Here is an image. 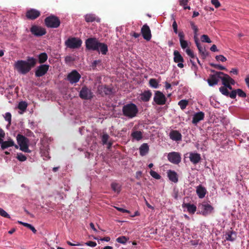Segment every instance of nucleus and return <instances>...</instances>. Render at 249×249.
<instances>
[{"instance_id":"49","label":"nucleus","mask_w":249,"mask_h":249,"mask_svg":"<svg viewBox=\"0 0 249 249\" xmlns=\"http://www.w3.org/2000/svg\"><path fill=\"white\" fill-rule=\"evenodd\" d=\"M222 84L227 88V90H232V88L231 85L229 84V83H227V79H224L222 80Z\"/></svg>"},{"instance_id":"54","label":"nucleus","mask_w":249,"mask_h":249,"mask_svg":"<svg viewBox=\"0 0 249 249\" xmlns=\"http://www.w3.org/2000/svg\"><path fill=\"white\" fill-rule=\"evenodd\" d=\"M180 46H181V48L183 49L186 48L188 46L187 41L185 40L180 41Z\"/></svg>"},{"instance_id":"41","label":"nucleus","mask_w":249,"mask_h":249,"mask_svg":"<svg viewBox=\"0 0 249 249\" xmlns=\"http://www.w3.org/2000/svg\"><path fill=\"white\" fill-rule=\"evenodd\" d=\"M27 107V104L26 102L21 101L18 103V108L22 111H25Z\"/></svg>"},{"instance_id":"60","label":"nucleus","mask_w":249,"mask_h":249,"mask_svg":"<svg viewBox=\"0 0 249 249\" xmlns=\"http://www.w3.org/2000/svg\"><path fill=\"white\" fill-rule=\"evenodd\" d=\"M101 63V60H94L92 63V65H91V67L92 68L94 69L96 68V66H97V65L99 63Z\"/></svg>"},{"instance_id":"32","label":"nucleus","mask_w":249,"mask_h":249,"mask_svg":"<svg viewBox=\"0 0 249 249\" xmlns=\"http://www.w3.org/2000/svg\"><path fill=\"white\" fill-rule=\"evenodd\" d=\"M199 53L200 54L202 58L205 59L208 55V53L206 52L205 48L201 46V44H199L196 46Z\"/></svg>"},{"instance_id":"57","label":"nucleus","mask_w":249,"mask_h":249,"mask_svg":"<svg viewBox=\"0 0 249 249\" xmlns=\"http://www.w3.org/2000/svg\"><path fill=\"white\" fill-rule=\"evenodd\" d=\"M85 244L88 246H90L91 247H94L97 245V244L96 242L91 241H88V242L85 243Z\"/></svg>"},{"instance_id":"14","label":"nucleus","mask_w":249,"mask_h":249,"mask_svg":"<svg viewBox=\"0 0 249 249\" xmlns=\"http://www.w3.org/2000/svg\"><path fill=\"white\" fill-rule=\"evenodd\" d=\"M168 160L175 164H178L181 161V155L180 154L176 152H172L168 153L167 156Z\"/></svg>"},{"instance_id":"20","label":"nucleus","mask_w":249,"mask_h":249,"mask_svg":"<svg viewBox=\"0 0 249 249\" xmlns=\"http://www.w3.org/2000/svg\"><path fill=\"white\" fill-rule=\"evenodd\" d=\"M170 138L176 142L180 141L182 140V135L178 130H172L169 133Z\"/></svg>"},{"instance_id":"18","label":"nucleus","mask_w":249,"mask_h":249,"mask_svg":"<svg viewBox=\"0 0 249 249\" xmlns=\"http://www.w3.org/2000/svg\"><path fill=\"white\" fill-rule=\"evenodd\" d=\"M40 13L39 11L35 9H31L28 10L26 13V16L28 19H35L39 17Z\"/></svg>"},{"instance_id":"37","label":"nucleus","mask_w":249,"mask_h":249,"mask_svg":"<svg viewBox=\"0 0 249 249\" xmlns=\"http://www.w3.org/2000/svg\"><path fill=\"white\" fill-rule=\"evenodd\" d=\"M219 91L223 95L228 97L229 96L230 97L231 92H229V90H227V88L224 86L220 87Z\"/></svg>"},{"instance_id":"44","label":"nucleus","mask_w":249,"mask_h":249,"mask_svg":"<svg viewBox=\"0 0 249 249\" xmlns=\"http://www.w3.org/2000/svg\"><path fill=\"white\" fill-rule=\"evenodd\" d=\"M0 215L5 218H11L10 215L3 209L0 208Z\"/></svg>"},{"instance_id":"4","label":"nucleus","mask_w":249,"mask_h":249,"mask_svg":"<svg viewBox=\"0 0 249 249\" xmlns=\"http://www.w3.org/2000/svg\"><path fill=\"white\" fill-rule=\"evenodd\" d=\"M44 22L47 27L51 28H58L60 24V20L59 18L54 15H51L46 18Z\"/></svg>"},{"instance_id":"61","label":"nucleus","mask_w":249,"mask_h":249,"mask_svg":"<svg viewBox=\"0 0 249 249\" xmlns=\"http://www.w3.org/2000/svg\"><path fill=\"white\" fill-rule=\"evenodd\" d=\"M178 36L179 37V42L180 41L184 40V38L185 36H184V33H183V32L182 31L179 32L178 33Z\"/></svg>"},{"instance_id":"51","label":"nucleus","mask_w":249,"mask_h":249,"mask_svg":"<svg viewBox=\"0 0 249 249\" xmlns=\"http://www.w3.org/2000/svg\"><path fill=\"white\" fill-rule=\"evenodd\" d=\"M186 53L191 58H195V55L194 53L190 49H187L186 50Z\"/></svg>"},{"instance_id":"13","label":"nucleus","mask_w":249,"mask_h":249,"mask_svg":"<svg viewBox=\"0 0 249 249\" xmlns=\"http://www.w3.org/2000/svg\"><path fill=\"white\" fill-rule=\"evenodd\" d=\"M153 99L154 101L158 105H163L166 101L165 96L160 91L155 92Z\"/></svg>"},{"instance_id":"19","label":"nucleus","mask_w":249,"mask_h":249,"mask_svg":"<svg viewBox=\"0 0 249 249\" xmlns=\"http://www.w3.org/2000/svg\"><path fill=\"white\" fill-rule=\"evenodd\" d=\"M237 95H238L239 97L242 98H246L247 97V94L242 89H238L232 90L231 91L230 98L234 99H235Z\"/></svg>"},{"instance_id":"38","label":"nucleus","mask_w":249,"mask_h":249,"mask_svg":"<svg viewBox=\"0 0 249 249\" xmlns=\"http://www.w3.org/2000/svg\"><path fill=\"white\" fill-rule=\"evenodd\" d=\"M180 108L182 110L184 109L188 105V101L186 100H181L178 103Z\"/></svg>"},{"instance_id":"46","label":"nucleus","mask_w":249,"mask_h":249,"mask_svg":"<svg viewBox=\"0 0 249 249\" xmlns=\"http://www.w3.org/2000/svg\"><path fill=\"white\" fill-rule=\"evenodd\" d=\"M150 174L153 178L157 179H159L161 178V176L159 174L153 170L150 171Z\"/></svg>"},{"instance_id":"42","label":"nucleus","mask_w":249,"mask_h":249,"mask_svg":"<svg viewBox=\"0 0 249 249\" xmlns=\"http://www.w3.org/2000/svg\"><path fill=\"white\" fill-rule=\"evenodd\" d=\"M109 138V136L107 133H104L101 137L102 144L103 145L107 144Z\"/></svg>"},{"instance_id":"30","label":"nucleus","mask_w":249,"mask_h":249,"mask_svg":"<svg viewBox=\"0 0 249 249\" xmlns=\"http://www.w3.org/2000/svg\"><path fill=\"white\" fill-rule=\"evenodd\" d=\"M14 145V142L11 139H9L7 141H3L1 145V148L4 150L8 147L13 146Z\"/></svg>"},{"instance_id":"9","label":"nucleus","mask_w":249,"mask_h":249,"mask_svg":"<svg viewBox=\"0 0 249 249\" xmlns=\"http://www.w3.org/2000/svg\"><path fill=\"white\" fill-rule=\"evenodd\" d=\"M30 32L36 36H41L46 34V30L44 28L36 25L31 26Z\"/></svg>"},{"instance_id":"15","label":"nucleus","mask_w":249,"mask_h":249,"mask_svg":"<svg viewBox=\"0 0 249 249\" xmlns=\"http://www.w3.org/2000/svg\"><path fill=\"white\" fill-rule=\"evenodd\" d=\"M49 65L41 64L37 67L35 71V76L36 77H40L45 75L49 69Z\"/></svg>"},{"instance_id":"39","label":"nucleus","mask_w":249,"mask_h":249,"mask_svg":"<svg viewBox=\"0 0 249 249\" xmlns=\"http://www.w3.org/2000/svg\"><path fill=\"white\" fill-rule=\"evenodd\" d=\"M149 83L150 85V86L155 88L157 89L158 88L159 84L158 82H157V80L154 78H151L149 80Z\"/></svg>"},{"instance_id":"29","label":"nucleus","mask_w":249,"mask_h":249,"mask_svg":"<svg viewBox=\"0 0 249 249\" xmlns=\"http://www.w3.org/2000/svg\"><path fill=\"white\" fill-rule=\"evenodd\" d=\"M85 19L87 22H92L94 21L100 22V19L96 18L95 15L92 14L86 15L85 16Z\"/></svg>"},{"instance_id":"48","label":"nucleus","mask_w":249,"mask_h":249,"mask_svg":"<svg viewBox=\"0 0 249 249\" xmlns=\"http://www.w3.org/2000/svg\"><path fill=\"white\" fill-rule=\"evenodd\" d=\"M210 65H211V66H212L215 69L220 70H226V68L225 67H224L219 64H213V63H211Z\"/></svg>"},{"instance_id":"35","label":"nucleus","mask_w":249,"mask_h":249,"mask_svg":"<svg viewBox=\"0 0 249 249\" xmlns=\"http://www.w3.org/2000/svg\"><path fill=\"white\" fill-rule=\"evenodd\" d=\"M111 187L113 191L119 193L121 191V185L116 182H113L111 184Z\"/></svg>"},{"instance_id":"28","label":"nucleus","mask_w":249,"mask_h":249,"mask_svg":"<svg viewBox=\"0 0 249 249\" xmlns=\"http://www.w3.org/2000/svg\"><path fill=\"white\" fill-rule=\"evenodd\" d=\"M149 150V146L147 143H144L142 144L139 148L140 155L142 156L146 155L148 153Z\"/></svg>"},{"instance_id":"59","label":"nucleus","mask_w":249,"mask_h":249,"mask_svg":"<svg viewBox=\"0 0 249 249\" xmlns=\"http://www.w3.org/2000/svg\"><path fill=\"white\" fill-rule=\"evenodd\" d=\"M172 26H173V28L174 30V32H175V33L177 34L178 33V25H177L176 21L175 20L173 23Z\"/></svg>"},{"instance_id":"12","label":"nucleus","mask_w":249,"mask_h":249,"mask_svg":"<svg viewBox=\"0 0 249 249\" xmlns=\"http://www.w3.org/2000/svg\"><path fill=\"white\" fill-rule=\"evenodd\" d=\"M200 209V213L206 216L210 214L213 211V207L209 204L203 203L199 206Z\"/></svg>"},{"instance_id":"62","label":"nucleus","mask_w":249,"mask_h":249,"mask_svg":"<svg viewBox=\"0 0 249 249\" xmlns=\"http://www.w3.org/2000/svg\"><path fill=\"white\" fill-rule=\"evenodd\" d=\"M197 33H194V40H195V42L196 44V46L200 44V43L199 42V40H198V38H197Z\"/></svg>"},{"instance_id":"31","label":"nucleus","mask_w":249,"mask_h":249,"mask_svg":"<svg viewBox=\"0 0 249 249\" xmlns=\"http://www.w3.org/2000/svg\"><path fill=\"white\" fill-rule=\"evenodd\" d=\"M98 52H100L102 54L106 55L108 52V47L107 44L100 42L98 46Z\"/></svg>"},{"instance_id":"55","label":"nucleus","mask_w":249,"mask_h":249,"mask_svg":"<svg viewBox=\"0 0 249 249\" xmlns=\"http://www.w3.org/2000/svg\"><path fill=\"white\" fill-rule=\"evenodd\" d=\"M65 61L66 63H69L73 61L74 58L70 55H67L65 57Z\"/></svg>"},{"instance_id":"24","label":"nucleus","mask_w":249,"mask_h":249,"mask_svg":"<svg viewBox=\"0 0 249 249\" xmlns=\"http://www.w3.org/2000/svg\"><path fill=\"white\" fill-rule=\"evenodd\" d=\"M167 173L170 180L174 183H177L178 181V175L175 171L169 170Z\"/></svg>"},{"instance_id":"6","label":"nucleus","mask_w":249,"mask_h":249,"mask_svg":"<svg viewBox=\"0 0 249 249\" xmlns=\"http://www.w3.org/2000/svg\"><path fill=\"white\" fill-rule=\"evenodd\" d=\"M82 43L81 39L74 37H69L65 42V45L70 49H78L81 47Z\"/></svg>"},{"instance_id":"22","label":"nucleus","mask_w":249,"mask_h":249,"mask_svg":"<svg viewBox=\"0 0 249 249\" xmlns=\"http://www.w3.org/2000/svg\"><path fill=\"white\" fill-rule=\"evenodd\" d=\"M189 158L190 161L194 164L198 163L201 160L200 155L197 153H190Z\"/></svg>"},{"instance_id":"43","label":"nucleus","mask_w":249,"mask_h":249,"mask_svg":"<svg viewBox=\"0 0 249 249\" xmlns=\"http://www.w3.org/2000/svg\"><path fill=\"white\" fill-rule=\"evenodd\" d=\"M12 115L10 112H6L4 116L5 120L8 122V125L10 126L11 124Z\"/></svg>"},{"instance_id":"21","label":"nucleus","mask_w":249,"mask_h":249,"mask_svg":"<svg viewBox=\"0 0 249 249\" xmlns=\"http://www.w3.org/2000/svg\"><path fill=\"white\" fill-rule=\"evenodd\" d=\"M204 113L202 111L195 113L193 117L192 123L196 124L199 121L204 119Z\"/></svg>"},{"instance_id":"53","label":"nucleus","mask_w":249,"mask_h":249,"mask_svg":"<svg viewBox=\"0 0 249 249\" xmlns=\"http://www.w3.org/2000/svg\"><path fill=\"white\" fill-rule=\"evenodd\" d=\"M5 132L4 131L0 128V144L1 145L2 142H3V141L2 138L5 137Z\"/></svg>"},{"instance_id":"3","label":"nucleus","mask_w":249,"mask_h":249,"mask_svg":"<svg viewBox=\"0 0 249 249\" xmlns=\"http://www.w3.org/2000/svg\"><path fill=\"white\" fill-rule=\"evenodd\" d=\"M17 140L20 150L27 153L31 152V150L29 149V140L28 138L18 134L17 136Z\"/></svg>"},{"instance_id":"36","label":"nucleus","mask_w":249,"mask_h":249,"mask_svg":"<svg viewBox=\"0 0 249 249\" xmlns=\"http://www.w3.org/2000/svg\"><path fill=\"white\" fill-rule=\"evenodd\" d=\"M227 79V83H229L230 85H234L235 81L231 78L229 75L225 74L224 73V75L222 78V80L223 79Z\"/></svg>"},{"instance_id":"1","label":"nucleus","mask_w":249,"mask_h":249,"mask_svg":"<svg viewBox=\"0 0 249 249\" xmlns=\"http://www.w3.org/2000/svg\"><path fill=\"white\" fill-rule=\"evenodd\" d=\"M37 60L33 57H28L27 60H18L15 64V68L21 74H26L36 64Z\"/></svg>"},{"instance_id":"26","label":"nucleus","mask_w":249,"mask_h":249,"mask_svg":"<svg viewBox=\"0 0 249 249\" xmlns=\"http://www.w3.org/2000/svg\"><path fill=\"white\" fill-rule=\"evenodd\" d=\"M152 96V92L149 90H145L141 94V100L145 102H148Z\"/></svg>"},{"instance_id":"16","label":"nucleus","mask_w":249,"mask_h":249,"mask_svg":"<svg viewBox=\"0 0 249 249\" xmlns=\"http://www.w3.org/2000/svg\"><path fill=\"white\" fill-rule=\"evenodd\" d=\"M141 34L143 38L147 41H149L152 37L151 30L146 24L143 25L142 27Z\"/></svg>"},{"instance_id":"10","label":"nucleus","mask_w":249,"mask_h":249,"mask_svg":"<svg viewBox=\"0 0 249 249\" xmlns=\"http://www.w3.org/2000/svg\"><path fill=\"white\" fill-rule=\"evenodd\" d=\"M79 97L84 100H90L93 97V93L88 87L83 86L79 92Z\"/></svg>"},{"instance_id":"47","label":"nucleus","mask_w":249,"mask_h":249,"mask_svg":"<svg viewBox=\"0 0 249 249\" xmlns=\"http://www.w3.org/2000/svg\"><path fill=\"white\" fill-rule=\"evenodd\" d=\"M201 40L203 42L211 43L212 41L207 35H203L201 36Z\"/></svg>"},{"instance_id":"8","label":"nucleus","mask_w":249,"mask_h":249,"mask_svg":"<svg viewBox=\"0 0 249 249\" xmlns=\"http://www.w3.org/2000/svg\"><path fill=\"white\" fill-rule=\"evenodd\" d=\"M97 92L102 96L110 95L113 93V88L107 85H99L97 87Z\"/></svg>"},{"instance_id":"56","label":"nucleus","mask_w":249,"mask_h":249,"mask_svg":"<svg viewBox=\"0 0 249 249\" xmlns=\"http://www.w3.org/2000/svg\"><path fill=\"white\" fill-rule=\"evenodd\" d=\"M211 2L216 8H218L220 6V3L218 0H212Z\"/></svg>"},{"instance_id":"33","label":"nucleus","mask_w":249,"mask_h":249,"mask_svg":"<svg viewBox=\"0 0 249 249\" xmlns=\"http://www.w3.org/2000/svg\"><path fill=\"white\" fill-rule=\"evenodd\" d=\"M131 137L133 139L139 141L142 138V132L140 131H133L131 134Z\"/></svg>"},{"instance_id":"45","label":"nucleus","mask_w":249,"mask_h":249,"mask_svg":"<svg viewBox=\"0 0 249 249\" xmlns=\"http://www.w3.org/2000/svg\"><path fill=\"white\" fill-rule=\"evenodd\" d=\"M17 158L20 161H25L27 159L26 157L22 153H18Z\"/></svg>"},{"instance_id":"63","label":"nucleus","mask_w":249,"mask_h":249,"mask_svg":"<svg viewBox=\"0 0 249 249\" xmlns=\"http://www.w3.org/2000/svg\"><path fill=\"white\" fill-rule=\"evenodd\" d=\"M188 2V0H179V4L185 7L187 5Z\"/></svg>"},{"instance_id":"58","label":"nucleus","mask_w":249,"mask_h":249,"mask_svg":"<svg viewBox=\"0 0 249 249\" xmlns=\"http://www.w3.org/2000/svg\"><path fill=\"white\" fill-rule=\"evenodd\" d=\"M115 208L118 211H119V212H121L122 213H130V212L128 210H126V209H123V208H120V207H115Z\"/></svg>"},{"instance_id":"5","label":"nucleus","mask_w":249,"mask_h":249,"mask_svg":"<svg viewBox=\"0 0 249 249\" xmlns=\"http://www.w3.org/2000/svg\"><path fill=\"white\" fill-rule=\"evenodd\" d=\"M211 71L213 74L210 75L209 78L207 79V82L209 85L212 87L218 84L219 79L222 80L224 73L221 71H216L214 70H211Z\"/></svg>"},{"instance_id":"2","label":"nucleus","mask_w":249,"mask_h":249,"mask_svg":"<svg viewBox=\"0 0 249 249\" xmlns=\"http://www.w3.org/2000/svg\"><path fill=\"white\" fill-rule=\"evenodd\" d=\"M138 112L139 110L137 106L132 103L124 105L122 108L123 115L129 119L135 117Z\"/></svg>"},{"instance_id":"52","label":"nucleus","mask_w":249,"mask_h":249,"mask_svg":"<svg viewBox=\"0 0 249 249\" xmlns=\"http://www.w3.org/2000/svg\"><path fill=\"white\" fill-rule=\"evenodd\" d=\"M192 29L194 30V33H197L198 29L195 23L193 21L190 22Z\"/></svg>"},{"instance_id":"7","label":"nucleus","mask_w":249,"mask_h":249,"mask_svg":"<svg viewBox=\"0 0 249 249\" xmlns=\"http://www.w3.org/2000/svg\"><path fill=\"white\" fill-rule=\"evenodd\" d=\"M99 43L100 42L95 37L89 38L85 42L87 49L95 51H98V46Z\"/></svg>"},{"instance_id":"27","label":"nucleus","mask_w":249,"mask_h":249,"mask_svg":"<svg viewBox=\"0 0 249 249\" xmlns=\"http://www.w3.org/2000/svg\"><path fill=\"white\" fill-rule=\"evenodd\" d=\"M182 206L183 208H186L187 211L190 213H194L196 210V207L194 204L183 203Z\"/></svg>"},{"instance_id":"17","label":"nucleus","mask_w":249,"mask_h":249,"mask_svg":"<svg viewBox=\"0 0 249 249\" xmlns=\"http://www.w3.org/2000/svg\"><path fill=\"white\" fill-rule=\"evenodd\" d=\"M174 61L175 63H178V66L179 68H182L184 67V65L183 64L184 62L183 58L177 50H175L174 52Z\"/></svg>"},{"instance_id":"64","label":"nucleus","mask_w":249,"mask_h":249,"mask_svg":"<svg viewBox=\"0 0 249 249\" xmlns=\"http://www.w3.org/2000/svg\"><path fill=\"white\" fill-rule=\"evenodd\" d=\"M143 198H144V202L145 203V204L147 206V207L149 208V209H151L152 210H153L154 209V207H153L152 206H151L148 202V201H147V200L146 199L145 197H143Z\"/></svg>"},{"instance_id":"23","label":"nucleus","mask_w":249,"mask_h":249,"mask_svg":"<svg viewBox=\"0 0 249 249\" xmlns=\"http://www.w3.org/2000/svg\"><path fill=\"white\" fill-rule=\"evenodd\" d=\"M225 236L226 240L233 242L236 238L237 233L233 230H230L226 232Z\"/></svg>"},{"instance_id":"11","label":"nucleus","mask_w":249,"mask_h":249,"mask_svg":"<svg viewBox=\"0 0 249 249\" xmlns=\"http://www.w3.org/2000/svg\"><path fill=\"white\" fill-rule=\"evenodd\" d=\"M81 75L76 70L72 71L67 75V80L71 84L77 83L81 78Z\"/></svg>"},{"instance_id":"25","label":"nucleus","mask_w":249,"mask_h":249,"mask_svg":"<svg viewBox=\"0 0 249 249\" xmlns=\"http://www.w3.org/2000/svg\"><path fill=\"white\" fill-rule=\"evenodd\" d=\"M196 193L199 198H203L205 197L207 193L206 188L201 185H199L196 187Z\"/></svg>"},{"instance_id":"40","label":"nucleus","mask_w":249,"mask_h":249,"mask_svg":"<svg viewBox=\"0 0 249 249\" xmlns=\"http://www.w3.org/2000/svg\"><path fill=\"white\" fill-rule=\"evenodd\" d=\"M128 239V238H127L124 236H121L116 239V241L119 243L124 244Z\"/></svg>"},{"instance_id":"34","label":"nucleus","mask_w":249,"mask_h":249,"mask_svg":"<svg viewBox=\"0 0 249 249\" xmlns=\"http://www.w3.org/2000/svg\"><path fill=\"white\" fill-rule=\"evenodd\" d=\"M48 59V55L46 53H42L38 55V61L40 64L44 63Z\"/></svg>"},{"instance_id":"50","label":"nucleus","mask_w":249,"mask_h":249,"mask_svg":"<svg viewBox=\"0 0 249 249\" xmlns=\"http://www.w3.org/2000/svg\"><path fill=\"white\" fill-rule=\"evenodd\" d=\"M215 59L218 61L225 62L227 60V58L222 55H216Z\"/></svg>"}]
</instances>
